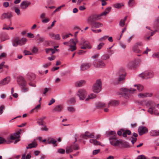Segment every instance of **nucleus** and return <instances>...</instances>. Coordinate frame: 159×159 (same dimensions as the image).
Listing matches in <instances>:
<instances>
[{
    "mask_svg": "<svg viewBox=\"0 0 159 159\" xmlns=\"http://www.w3.org/2000/svg\"><path fill=\"white\" fill-rule=\"evenodd\" d=\"M137 159H146V157L143 155H141L138 156Z\"/></svg>",
    "mask_w": 159,
    "mask_h": 159,
    "instance_id": "bf43d9fd",
    "label": "nucleus"
},
{
    "mask_svg": "<svg viewBox=\"0 0 159 159\" xmlns=\"http://www.w3.org/2000/svg\"><path fill=\"white\" fill-rule=\"evenodd\" d=\"M125 77V74H121V75L119 77L118 79V82H120L123 80H124Z\"/></svg>",
    "mask_w": 159,
    "mask_h": 159,
    "instance_id": "79ce46f5",
    "label": "nucleus"
},
{
    "mask_svg": "<svg viewBox=\"0 0 159 159\" xmlns=\"http://www.w3.org/2000/svg\"><path fill=\"white\" fill-rule=\"evenodd\" d=\"M136 91V89L132 88L129 89L122 88L120 89V92L125 98L127 99L130 94L134 93Z\"/></svg>",
    "mask_w": 159,
    "mask_h": 159,
    "instance_id": "f03ea898",
    "label": "nucleus"
},
{
    "mask_svg": "<svg viewBox=\"0 0 159 159\" xmlns=\"http://www.w3.org/2000/svg\"><path fill=\"white\" fill-rule=\"evenodd\" d=\"M110 55L108 54H105L102 55L101 57V59L103 60H106L110 58Z\"/></svg>",
    "mask_w": 159,
    "mask_h": 159,
    "instance_id": "473e14b6",
    "label": "nucleus"
},
{
    "mask_svg": "<svg viewBox=\"0 0 159 159\" xmlns=\"http://www.w3.org/2000/svg\"><path fill=\"white\" fill-rule=\"evenodd\" d=\"M63 106L61 104L59 105L55 106L53 108V111L59 112L61 111L63 109Z\"/></svg>",
    "mask_w": 159,
    "mask_h": 159,
    "instance_id": "4be33fe9",
    "label": "nucleus"
},
{
    "mask_svg": "<svg viewBox=\"0 0 159 159\" xmlns=\"http://www.w3.org/2000/svg\"><path fill=\"white\" fill-rule=\"evenodd\" d=\"M12 17V15L11 12H7L3 13L1 16L0 18L2 20L5 19H9Z\"/></svg>",
    "mask_w": 159,
    "mask_h": 159,
    "instance_id": "f3484780",
    "label": "nucleus"
},
{
    "mask_svg": "<svg viewBox=\"0 0 159 159\" xmlns=\"http://www.w3.org/2000/svg\"><path fill=\"white\" fill-rule=\"evenodd\" d=\"M31 4V3L30 2L25 0L21 2L20 6L21 9L25 10Z\"/></svg>",
    "mask_w": 159,
    "mask_h": 159,
    "instance_id": "ddd939ff",
    "label": "nucleus"
},
{
    "mask_svg": "<svg viewBox=\"0 0 159 159\" xmlns=\"http://www.w3.org/2000/svg\"><path fill=\"white\" fill-rule=\"evenodd\" d=\"M20 132H18L14 133L13 134L11 135L10 139L11 140H15L14 141V143H16L20 141L19 139L20 138Z\"/></svg>",
    "mask_w": 159,
    "mask_h": 159,
    "instance_id": "f8f14e48",
    "label": "nucleus"
},
{
    "mask_svg": "<svg viewBox=\"0 0 159 159\" xmlns=\"http://www.w3.org/2000/svg\"><path fill=\"white\" fill-rule=\"evenodd\" d=\"M152 56L154 58H159V52L154 53L153 54Z\"/></svg>",
    "mask_w": 159,
    "mask_h": 159,
    "instance_id": "6e6d98bb",
    "label": "nucleus"
},
{
    "mask_svg": "<svg viewBox=\"0 0 159 159\" xmlns=\"http://www.w3.org/2000/svg\"><path fill=\"white\" fill-rule=\"evenodd\" d=\"M154 72L151 70L145 71L139 75V76L142 78L148 79L152 78L154 76Z\"/></svg>",
    "mask_w": 159,
    "mask_h": 159,
    "instance_id": "39448f33",
    "label": "nucleus"
},
{
    "mask_svg": "<svg viewBox=\"0 0 159 159\" xmlns=\"http://www.w3.org/2000/svg\"><path fill=\"white\" fill-rule=\"evenodd\" d=\"M60 37L59 34H55L54 39L58 40L60 39Z\"/></svg>",
    "mask_w": 159,
    "mask_h": 159,
    "instance_id": "774afa93",
    "label": "nucleus"
},
{
    "mask_svg": "<svg viewBox=\"0 0 159 159\" xmlns=\"http://www.w3.org/2000/svg\"><path fill=\"white\" fill-rule=\"evenodd\" d=\"M37 145V144L36 142H32V143H30L28 145V146H26V148L27 149H31L32 148H36Z\"/></svg>",
    "mask_w": 159,
    "mask_h": 159,
    "instance_id": "bb28decb",
    "label": "nucleus"
},
{
    "mask_svg": "<svg viewBox=\"0 0 159 159\" xmlns=\"http://www.w3.org/2000/svg\"><path fill=\"white\" fill-rule=\"evenodd\" d=\"M40 104H39L36 106L34 108L31 110L30 112H32L34 111L36 112L40 108Z\"/></svg>",
    "mask_w": 159,
    "mask_h": 159,
    "instance_id": "ea45409f",
    "label": "nucleus"
},
{
    "mask_svg": "<svg viewBox=\"0 0 159 159\" xmlns=\"http://www.w3.org/2000/svg\"><path fill=\"white\" fill-rule=\"evenodd\" d=\"M106 105L105 103L101 102H99L96 104V107L99 108L105 107Z\"/></svg>",
    "mask_w": 159,
    "mask_h": 159,
    "instance_id": "c9c22d12",
    "label": "nucleus"
},
{
    "mask_svg": "<svg viewBox=\"0 0 159 159\" xmlns=\"http://www.w3.org/2000/svg\"><path fill=\"white\" fill-rule=\"evenodd\" d=\"M67 110L69 112L73 113L75 111V109L72 107H67Z\"/></svg>",
    "mask_w": 159,
    "mask_h": 159,
    "instance_id": "a18cd8bd",
    "label": "nucleus"
},
{
    "mask_svg": "<svg viewBox=\"0 0 159 159\" xmlns=\"http://www.w3.org/2000/svg\"><path fill=\"white\" fill-rule=\"evenodd\" d=\"M17 82L20 87H24L27 85V82L24 78L21 76H19L17 79Z\"/></svg>",
    "mask_w": 159,
    "mask_h": 159,
    "instance_id": "9b49d317",
    "label": "nucleus"
},
{
    "mask_svg": "<svg viewBox=\"0 0 159 159\" xmlns=\"http://www.w3.org/2000/svg\"><path fill=\"white\" fill-rule=\"evenodd\" d=\"M26 41V39L25 38H22L20 39L17 37L14 38L12 40V45L15 47L18 45L20 46L23 45L25 43Z\"/></svg>",
    "mask_w": 159,
    "mask_h": 159,
    "instance_id": "7ed1b4c3",
    "label": "nucleus"
},
{
    "mask_svg": "<svg viewBox=\"0 0 159 159\" xmlns=\"http://www.w3.org/2000/svg\"><path fill=\"white\" fill-rule=\"evenodd\" d=\"M15 12L16 14L17 15L20 16V9L18 7H15L14 8Z\"/></svg>",
    "mask_w": 159,
    "mask_h": 159,
    "instance_id": "a19ab883",
    "label": "nucleus"
},
{
    "mask_svg": "<svg viewBox=\"0 0 159 159\" xmlns=\"http://www.w3.org/2000/svg\"><path fill=\"white\" fill-rule=\"evenodd\" d=\"M119 104V102L117 100H112L110 101L108 103V107H109L110 106H116Z\"/></svg>",
    "mask_w": 159,
    "mask_h": 159,
    "instance_id": "b1692460",
    "label": "nucleus"
},
{
    "mask_svg": "<svg viewBox=\"0 0 159 159\" xmlns=\"http://www.w3.org/2000/svg\"><path fill=\"white\" fill-rule=\"evenodd\" d=\"M132 49L133 52H135L139 53L141 52V51L138 48V47L136 45L133 47Z\"/></svg>",
    "mask_w": 159,
    "mask_h": 159,
    "instance_id": "e433bc0d",
    "label": "nucleus"
},
{
    "mask_svg": "<svg viewBox=\"0 0 159 159\" xmlns=\"http://www.w3.org/2000/svg\"><path fill=\"white\" fill-rule=\"evenodd\" d=\"M66 152L67 154H68L72 152L73 151L72 146L70 145V146H67L66 148Z\"/></svg>",
    "mask_w": 159,
    "mask_h": 159,
    "instance_id": "7c9ffc66",
    "label": "nucleus"
},
{
    "mask_svg": "<svg viewBox=\"0 0 159 159\" xmlns=\"http://www.w3.org/2000/svg\"><path fill=\"white\" fill-rule=\"evenodd\" d=\"M111 9V7H108L104 11H105L107 13V14L110 11Z\"/></svg>",
    "mask_w": 159,
    "mask_h": 159,
    "instance_id": "69168bd1",
    "label": "nucleus"
},
{
    "mask_svg": "<svg viewBox=\"0 0 159 159\" xmlns=\"http://www.w3.org/2000/svg\"><path fill=\"white\" fill-rule=\"evenodd\" d=\"M9 5V3L7 2H4L3 3V6L4 7L7 8L8 7Z\"/></svg>",
    "mask_w": 159,
    "mask_h": 159,
    "instance_id": "052dcab7",
    "label": "nucleus"
},
{
    "mask_svg": "<svg viewBox=\"0 0 159 159\" xmlns=\"http://www.w3.org/2000/svg\"><path fill=\"white\" fill-rule=\"evenodd\" d=\"M92 27L99 28L102 27L103 25L99 22H95L91 25Z\"/></svg>",
    "mask_w": 159,
    "mask_h": 159,
    "instance_id": "cd10ccee",
    "label": "nucleus"
},
{
    "mask_svg": "<svg viewBox=\"0 0 159 159\" xmlns=\"http://www.w3.org/2000/svg\"><path fill=\"white\" fill-rule=\"evenodd\" d=\"M134 0H129L128 2V6L130 7H133L135 5Z\"/></svg>",
    "mask_w": 159,
    "mask_h": 159,
    "instance_id": "72a5a7b5",
    "label": "nucleus"
},
{
    "mask_svg": "<svg viewBox=\"0 0 159 159\" xmlns=\"http://www.w3.org/2000/svg\"><path fill=\"white\" fill-rule=\"evenodd\" d=\"M150 136H157L159 135V130H152L149 132Z\"/></svg>",
    "mask_w": 159,
    "mask_h": 159,
    "instance_id": "5701e85b",
    "label": "nucleus"
},
{
    "mask_svg": "<svg viewBox=\"0 0 159 159\" xmlns=\"http://www.w3.org/2000/svg\"><path fill=\"white\" fill-rule=\"evenodd\" d=\"M32 51L33 53H37L38 51V49L36 47H34L32 49Z\"/></svg>",
    "mask_w": 159,
    "mask_h": 159,
    "instance_id": "4d7b16f0",
    "label": "nucleus"
},
{
    "mask_svg": "<svg viewBox=\"0 0 159 159\" xmlns=\"http://www.w3.org/2000/svg\"><path fill=\"white\" fill-rule=\"evenodd\" d=\"M27 78L30 80H33L35 78V75L33 73H28L27 75Z\"/></svg>",
    "mask_w": 159,
    "mask_h": 159,
    "instance_id": "a878e982",
    "label": "nucleus"
},
{
    "mask_svg": "<svg viewBox=\"0 0 159 159\" xmlns=\"http://www.w3.org/2000/svg\"><path fill=\"white\" fill-rule=\"evenodd\" d=\"M6 142L5 140L3 138L0 137V144L4 143Z\"/></svg>",
    "mask_w": 159,
    "mask_h": 159,
    "instance_id": "0e129e2a",
    "label": "nucleus"
},
{
    "mask_svg": "<svg viewBox=\"0 0 159 159\" xmlns=\"http://www.w3.org/2000/svg\"><path fill=\"white\" fill-rule=\"evenodd\" d=\"M99 19L98 15H93L89 16L87 19L88 23L91 25L96 20Z\"/></svg>",
    "mask_w": 159,
    "mask_h": 159,
    "instance_id": "9d476101",
    "label": "nucleus"
},
{
    "mask_svg": "<svg viewBox=\"0 0 159 159\" xmlns=\"http://www.w3.org/2000/svg\"><path fill=\"white\" fill-rule=\"evenodd\" d=\"M141 62L140 60H138L136 61H132L129 62L127 64V67L129 69H134L138 66Z\"/></svg>",
    "mask_w": 159,
    "mask_h": 159,
    "instance_id": "1a4fd4ad",
    "label": "nucleus"
},
{
    "mask_svg": "<svg viewBox=\"0 0 159 159\" xmlns=\"http://www.w3.org/2000/svg\"><path fill=\"white\" fill-rule=\"evenodd\" d=\"M85 83L84 80H81L77 81L75 84V86L76 87H80L84 85Z\"/></svg>",
    "mask_w": 159,
    "mask_h": 159,
    "instance_id": "393cba45",
    "label": "nucleus"
},
{
    "mask_svg": "<svg viewBox=\"0 0 159 159\" xmlns=\"http://www.w3.org/2000/svg\"><path fill=\"white\" fill-rule=\"evenodd\" d=\"M134 86L137 87V89L139 91H142L143 89V86L140 84H134Z\"/></svg>",
    "mask_w": 159,
    "mask_h": 159,
    "instance_id": "f704fd0d",
    "label": "nucleus"
},
{
    "mask_svg": "<svg viewBox=\"0 0 159 159\" xmlns=\"http://www.w3.org/2000/svg\"><path fill=\"white\" fill-rule=\"evenodd\" d=\"M71 146H72V148L73 149V150H77L79 149V147L78 144H73L71 145Z\"/></svg>",
    "mask_w": 159,
    "mask_h": 159,
    "instance_id": "de8ad7c7",
    "label": "nucleus"
},
{
    "mask_svg": "<svg viewBox=\"0 0 159 159\" xmlns=\"http://www.w3.org/2000/svg\"><path fill=\"white\" fill-rule=\"evenodd\" d=\"M58 152L60 154H63L65 152V149L62 148H59L57 150Z\"/></svg>",
    "mask_w": 159,
    "mask_h": 159,
    "instance_id": "3c124183",
    "label": "nucleus"
},
{
    "mask_svg": "<svg viewBox=\"0 0 159 159\" xmlns=\"http://www.w3.org/2000/svg\"><path fill=\"white\" fill-rule=\"evenodd\" d=\"M99 57V53H96L94 54L93 55L92 57L91 58L94 59L95 60L98 59H97Z\"/></svg>",
    "mask_w": 159,
    "mask_h": 159,
    "instance_id": "8fccbe9b",
    "label": "nucleus"
},
{
    "mask_svg": "<svg viewBox=\"0 0 159 159\" xmlns=\"http://www.w3.org/2000/svg\"><path fill=\"white\" fill-rule=\"evenodd\" d=\"M93 64L94 67L97 68H101L105 66V63L102 59L94 60Z\"/></svg>",
    "mask_w": 159,
    "mask_h": 159,
    "instance_id": "6e6552de",
    "label": "nucleus"
},
{
    "mask_svg": "<svg viewBox=\"0 0 159 159\" xmlns=\"http://www.w3.org/2000/svg\"><path fill=\"white\" fill-rule=\"evenodd\" d=\"M156 107H151L148 109V111L151 114H154L157 116H159V112H158L157 110L155 108Z\"/></svg>",
    "mask_w": 159,
    "mask_h": 159,
    "instance_id": "2eb2a0df",
    "label": "nucleus"
},
{
    "mask_svg": "<svg viewBox=\"0 0 159 159\" xmlns=\"http://www.w3.org/2000/svg\"><path fill=\"white\" fill-rule=\"evenodd\" d=\"M146 105L147 106H148L150 107L156 106V103L150 100L147 102L146 103Z\"/></svg>",
    "mask_w": 159,
    "mask_h": 159,
    "instance_id": "2f4dec72",
    "label": "nucleus"
},
{
    "mask_svg": "<svg viewBox=\"0 0 159 159\" xmlns=\"http://www.w3.org/2000/svg\"><path fill=\"white\" fill-rule=\"evenodd\" d=\"M124 131L125 130L123 129H120V130H119L117 132L118 135H119V136H121L122 132H124Z\"/></svg>",
    "mask_w": 159,
    "mask_h": 159,
    "instance_id": "5fc2aeb1",
    "label": "nucleus"
},
{
    "mask_svg": "<svg viewBox=\"0 0 159 159\" xmlns=\"http://www.w3.org/2000/svg\"><path fill=\"white\" fill-rule=\"evenodd\" d=\"M96 95L93 93H91L89 95L88 97L86 98V101H87L89 99H92L96 97Z\"/></svg>",
    "mask_w": 159,
    "mask_h": 159,
    "instance_id": "4c0bfd02",
    "label": "nucleus"
},
{
    "mask_svg": "<svg viewBox=\"0 0 159 159\" xmlns=\"http://www.w3.org/2000/svg\"><path fill=\"white\" fill-rule=\"evenodd\" d=\"M10 78L9 76L4 78L0 81V86L8 84L10 82Z\"/></svg>",
    "mask_w": 159,
    "mask_h": 159,
    "instance_id": "6ab92c4d",
    "label": "nucleus"
},
{
    "mask_svg": "<svg viewBox=\"0 0 159 159\" xmlns=\"http://www.w3.org/2000/svg\"><path fill=\"white\" fill-rule=\"evenodd\" d=\"M124 5L122 3H116L114 5V7L116 8H119L123 6Z\"/></svg>",
    "mask_w": 159,
    "mask_h": 159,
    "instance_id": "37998d69",
    "label": "nucleus"
},
{
    "mask_svg": "<svg viewBox=\"0 0 159 159\" xmlns=\"http://www.w3.org/2000/svg\"><path fill=\"white\" fill-rule=\"evenodd\" d=\"M91 66V64L90 63H82L80 66V70L84 71L89 68Z\"/></svg>",
    "mask_w": 159,
    "mask_h": 159,
    "instance_id": "a211bd4d",
    "label": "nucleus"
},
{
    "mask_svg": "<svg viewBox=\"0 0 159 159\" xmlns=\"http://www.w3.org/2000/svg\"><path fill=\"white\" fill-rule=\"evenodd\" d=\"M108 37V36L105 35L104 36L102 37L99 39L98 40L100 41H104L107 39Z\"/></svg>",
    "mask_w": 159,
    "mask_h": 159,
    "instance_id": "603ef678",
    "label": "nucleus"
},
{
    "mask_svg": "<svg viewBox=\"0 0 159 159\" xmlns=\"http://www.w3.org/2000/svg\"><path fill=\"white\" fill-rule=\"evenodd\" d=\"M106 134L109 137L110 143L112 145L119 146L120 145H122L124 143L123 141L121 140L117 139V135L115 131H107L106 132Z\"/></svg>",
    "mask_w": 159,
    "mask_h": 159,
    "instance_id": "f257e3e1",
    "label": "nucleus"
},
{
    "mask_svg": "<svg viewBox=\"0 0 159 159\" xmlns=\"http://www.w3.org/2000/svg\"><path fill=\"white\" fill-rule=\"evenodd\" d=\"M139 134L140 135L147 133L148 132V129L145 127L141 126L139 127L138 129Z\"/></svg>",
    "mask_w": 159,
    "mask_h": 159,
    "instance_id": "4468645a",
    "label": "nucleus"
},
{
    "mask_svg": "<svg viewBox=\"0 0 159 159\" xmlns=\"http://www.w3.org/2000/svg\"><path fill=\"white\" fill-rule=\"evenodd\" d=\"M81 137L86 139L88 138H93L94 137V134L93 133L90 134L88 131H86L85 134H82L80 135Z\"/></svg>",
    "mask_w": 159,
    "mask_h": 159,
    "instance_id": "dca6fc26",
    "label": "nucleus"
},
{
    "mask_svg": "<svg viewBox=\"0 0 159 159\" xmlns=\"http://www.w3.org/2000/svg\"><path fill=\"white\" fill-rule=\"evenodd\" d=\"M105 43H103L101 42L100 43L97 47V50H99L102 48L104 46Z\"/></svg>",
    "mask_w": 159,
    "mask_h": 159,
    "instance_id": "c03bdc74",
    "label": "nucleus"
},
{
    "mask_svg": "<svg viewBox=\"0 0 159 159\" xmlns=\"http://www.w3.org/2000/svg\"><path fill=\"white\" fill-rule=\"evenodd\" d=\"M24 53L25 55H30L32 54V53L29 51L25 50L24 51Z\"/></svg>",
    "mask_w": 159,
    "mask_h": 159,
    "instance_id": "13d9d810",
    "label": "nucleus"
},
{
    "mask_svg": "<svg viewBox=\"0 0 159 159\" xmlns=\"http://www.w3.org/2000/svg\"><path fill=\"white\" fill-rule=\"evenodd\" d=\"M89 142L90 143H93L94 145H100L101 144V143L95 139H90Z\"/></svg>",
    "mask_w": 159,
    "mask_h": 159,
    "instance_id": "c756f323",
    "label": "nucleus"
},
{
    "mask_svg": "<svg viewBox=\"0 0 159 159\" xmlns=\"http://www.w3.org/2000/svg\"><path fill=\"white\" fill-rule=\"evenodd\" d=\"M152 93H141L138 94V97L140 98H143L148 97H151L152 96Z\"/></svg>",
    "mask_w": 159,
    "mask_h": 159,
    "instance_id": "aec40b11",
    "label": "nucleus"
},
{
    "mask_svg": "<svg viewBox=\"0 0 159 159\" xmlns=\"http://www.w3.org/2000/svg\"><path fill=\"white\" fill-rule=\"evenodd\" d=\"M77 95L79 97L80 100H84L86 97L87 92L85 89H80L76 93Z\"/></svg>",
    "mask_w": 159,
    "mask_h": 159,
    "instance_id": "0eeeda50",
    "label": "nucleus"
},
{
    "mask_svg": "<svg viewBox=\"0 0 159 159\" xmlns=\"http://www.w3.org/2000/svg\"><path fill=\"white\" fill-rule=\"evenodd\" d=\"M70 42H72L71 44L70 45V51L73 52L76 49V43L73 39H70Z\"/></svg>",
    "mask_w": 159,
    "mask_h": 159,
    "instance_id": "412c9836",
    "label": "nucleus"
},
{
    "mask_svg": "<svg viewBox=\"0 0 159 159\" xmlns=\"http://www.w3.org/2000/svg\"><path fill=\"white\" fill-rule=\"evenodd\" d=\"M80 48L82 49H91L92 46L89 42L85 39H82L80 43Z\"/></svg>",
    "mask_w": 159,
    "mask_h": 159,
    "instance_id": "423d86ee",
    "label": "nucleus"
},
{
    "mask_svg": "<svg viewBox=\"0 0 159 159\" xmlns=\"http://www.w3.org/2000/svg\"><path fill=\"white\" fill-rule=\"evenodd\" d=\"M51 143L54 146H56L57 145V144H56V143L57 142V140L55 139H54L53 138L51 139Z\"/></svg>",
    "mask_w": 159,
    "mask_h": 159,
    "instance_id": "09e8293b",
    "label": "nucleus"
},
{
    "mask_svg": "<svg viewBox=\"0 0 159 159\" xmlns=\"http://www.w3.org/2000/svg\"><path fill=\"white\" fill-rule=\"evenodd\" d=\"M127 18V16H126L123 19H121L120 20L119 23V26L121 27H123L125 25V23L126 20Z\"/></svg>",
    "mask_w": 159,
    "mask_h": 159,
    "instance_id": "c85d7f7f",
    "label": "nucleus"
},
{
    "mask_svg": "<svg viewBox=\"0 0 159 159\" xmlns=\"http://www.w3.org/2000/svg\"><path fill=\"white\" fill-rule=\"evenodd\" d=\"M42 127L41 128V130L42 131H48L49 130V128L47 127L46 125H43Z\"/></svg>",
    "mask_w": 159,
    "mask_h": 159,
    "instance_id": "49530a36",
    "label": "nucleus"
},
{
    "mask_svg": "<svg viewBox=\"0 0 159 159\" xmlns=\"http://www.w3.org/2000/svg\"><path fill=\"white\" fill-rule=\"evenodd\" d=\"M21 88L22 89V92L24 93L27 92L29 90L26 87V86H25L24 87H21Z\"/></svg>",
    "mask_w": 159,
    "mask_h": 159,
    "instance_id": "864d4df0",
    "label": "nucleus"
},
{
    "mask_svg": "<svg viewBox=\"0 0 159 159\" xmlns=\"http://www.w3.org/2000/svg\"><path fill=\"white\" fill-rule=\"evenodd\" d=\"M7 56V54L5 52H3L0 55V59L4 58Z\"/></svg>",
    "mask_w": 159,
    "mask_h": 159,
    "instance_id": "338daca9",
    "label": "nucleus"
},
{
    "mask_svg": "<svg viewBox=\"0 0 159 159\" xmlns=\"http://www.w3.org/2000/svg\"><path fill=\"white\" fill-rule=\"evenodd\" d=\"M37 122L39 125H43L45 123V122L40 118L38 120Z\"/></svg>",
    "mask_w": 159,
    "mask_h": 159,
    "instance_id": "58836bf2",
    "label": "nucleus"
},
{
    "mask_svg": "<svg viewBox=\"0 0 159 159\" xmlns=\"http://www.w3.org/2000/svg\"><path fill=\"white\" fill-rule=\"evenodd\" d=\"M75 102V100L74 98H72L70 99L69 100V102L70 104H74Z\"/></svg>",
    "mask_w": 159,
    "mask_h": 159,
    "instance_id": "680f3d73",
    "label": "nucleus"
},
{
    "mask_svg": "<svg viewBox=\"0 0 159 159\" xmlns=\"http://www.w3.org/2000/svg\"><path fill=\"white\" fill-rule=\"evenodd\" d=\"M119 45L120 47L122 49H125V48L126 46L125 44L122 43H120Z\"/></svg>",
    "mask_w": 159,
    "mask_h": 159,
    "instance_id": "e2e57ef3",
    "label": "nucleus"
},
{
    "mask_svg": "<svg viewBox=\"0 0 159 159\" xmlns=\"http://www.w3.org/2000/svg\"><path fill=\"white\" fill-rule=\"evenodd\" d=\"M102 87V81L100 79H98L93 86V91L95 93H98L101 91Z\"/></svg>",
    "mask_w": 159,
    "mask_h": 159,
    "instance_id": "20e7f679",
    "label": "nucleus"
}]
</instances>
